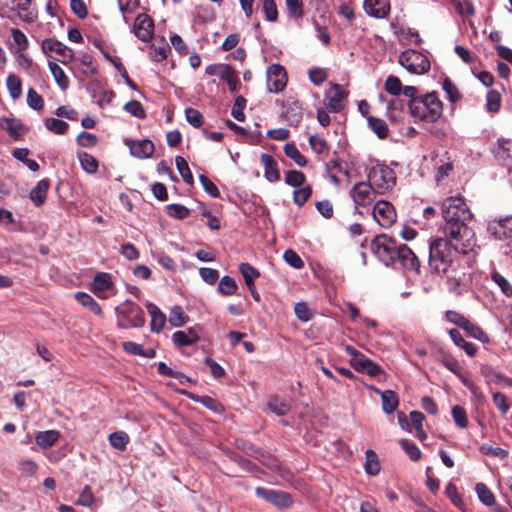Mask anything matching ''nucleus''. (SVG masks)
I'll use <instances>...</instances> for the list:
<instances>
[{"label": "nucleus", "instance_id": "obj_10", "mask_svg": "<svg viewBox=\"0 0 512 512\" xmlns=\"http://www.w3.org/2000/svg\"><path fill=\"white\" fill-rule=\"evenodd\" d=\"M373 218L381 227L389 228L395 223L397 215L390 202L379 200L373 207Z\"/></svg>", "mask_w": 512, "mask_h": 512}, {"label": "nucleus", "instance_id": "obj_58", "mask_svg": "<svg viewBox=\"0 0 512 512\" xmlns=\"http://www.w3.org/2000/svg\"><path fill=\"white\" fill-rule=\"evenodd\" d=\"M76 60L82 66V73H84L86 75H91L96 72V65L93 60V57L90 54H88V53L81 54L79 57L76 58Z\"/></svg>", "mask_w": 512, "mask_h": 512}, {"label": "nucleus", "instance_id": "obj_62", "mask_svg": "<svg viewBox=\"0 0 512 512\" xmlns=\"http://www.w3.org/2000/svg\"><path fill=\"white\" fill-rule=\"evenodd\" d=\"M384 86L386 92L393 96H398L401 93L403 87L400 79L393 75L387 77Z\"/></svg>", "mask_w": 512, "mask_h": 512}, {"label": "nucleus", "instance_id": "obj_1", "mask_svg": "<svg viewBox=\"0 0 512 512\" xmlns=\"http://www.w3.org/2000/svg\"><path fill=\"white\" fill-rule=\"evenodd\" d=\"M442 216L444 218V234L454 241H470L474 236L469 223L472 220V213L462 196H450L445 198L441 204Z\"/></svg>", "mask_w": 512, "mask_h": 512}, {"label": "nucleus", "instance_id": "obj_5", "mask_svg": "<svg viewBox=\"0 0 512 512\" xmlns=\"http://www.w3.org/2000/svg\"><path fill=\"white\" fill-rule=\"evenodd\" d=\"M368 181L378 194H384L395 186L396 174L393 169L385 164L372 166L367 175Z\"/></svg>", "mask_w": 512, "mask_h": 512}, {"label": "nucleus", "instance_id": "obj_17", "mask_svg": "<svg viewBox=\"0 0 512 512\" xmlns=\"http://www.w3.org/2000/svg\"><path fill=\"white\" fill-rule=\"evenodd\" d=\"M133 30L139 40L148 42L154 35V22L147 14H139L135 19Z\"/></svg>", "mask_w": 512, "mask_h": 512}, {"label": "nucleus", "instance_id": "obj_39", "mask_svg": "<svg viewBox=\"0 0 512 512\" xmlns=\"http://www.w3.org/2000/svg\"><path fill=\"white\" fill-rule=\"evenodd\" d=\"M78 159L84 171L93 174L98 170V161L92 155L86 152H78Z\"/></svg>", "mask_w": 512, "mask_h": 512}, {"label": "nucleus", "instance_id": "obj_54", "mask_svg": "<svg viewBox=\"0 0 512 512\" xmlns=\"http://www.w3.org/2000/svg\"><path fill=\"white\" fill-rule=\"evenodd\" d=\"M442 88L450 102L455 103L461 98L458 88L449 78L443 80Z\"/></svg>", "mask_w": 512, "mask_h": 512}, {"label": "nucleus", "instance_id": "obj_35", "mask_svg": "<svg viewBox=\"0 0 512 512\" xmlns=\"http://www.w3.org/2000/svg\"><path fill=\"white\" fill-rule=\"evenodd\" d=\"M285 155L293 160L299 167H305L307 160L294 143H286L284 146Z\"/></svg>", "mask_w": 512, "mask_h": 512}, {"label": "nucleus", "instance_id": "obj_25", "mask_svg": "<svg viewBox=\"0 0 512 512\" xmlns=\"http://www.w3.org/2000/svg\"><path fill=\"white\" fill-rule=\"evenodd\" d=\"M49 187L50 181L48 179H42L32 188L29 198L35 206L39 207L44 203Z\"/></svg>", "mask_w": 512, "mask_h": 512}, {"label": "nucleus", "instance_id": "obj_33", "mask_svg": "<svg viewBox=\"0 0 512 512\" xmlns=\"http://www.w3.org/2000/svg\"><path fill=\"white\" fill-rule=\"evenodd\" d=\"M15 48H11L12 52H25L29 48V40L27 36L18 28L10 30Z\"/></svg>", "mask_w": 512, "mask_h": 512}, {"label": "nucleus", "instance_id": "obj_3", "mask_svg": "<svg viewBox=\"0 0 512 512\" xmlns=\"http://www.w3.org/2000/svg\"><path fill=\"white\" fill-rule=\"evenodd\" d=\"M447 238H436L429 244V266L437 273H447L457 255V248Z\"/></svg>", "mask_w": 512, "mask_h": 512}, {"label": "nucleus", "instance_id": "obj_13", "mask_svg": "<svg viewBox=\"0 0 512 512\" xmlns=\"http://www.w3.org/2000/svg\"><path fill=\"white\" fill-rule=\"evenodd\" d=\"M42 52L50 57V53L54 52L60 56L59 61L66 65L74 60V52L71 48L64 45L62 42L55 39H44L41 43Z\"/></svg>", "mask_w": 512, "mask_h": 512}, {"label": "nucleus", "instance_id": "obj_2", "mask_svg": "<svg viewBox=\"0 0 512 512\" xmlns=\"http://www.w3.org/2000/svg\"><path fill=\"white\" fill-rule=\"evenodd\" d=\"M408 109L414 121L434 123L443 113V104L435 92H430L409 100Z\"/></svg>", "mask_w": 512, "mask_h": 512}, {"label": "nucleus", "instance_id": "obj_15", "mask_svg": "<svg viewBox=\"0 0 512 512\" xmlns=\"http://www.w3.org/2000/svg\"><path fill=\"white\" fill-rule=\"evenodd\" d=\"M267 89L272 93L281 92L287 84V74L283 66L273 64L267 69Z\"/></svg>", "mask_w": 512, "mask_h": 512}, {"label": "nucleus", "instance_id": "obj_12", "mask_svg": "<svg viewBox=\"0 0 512 512\" xmlns=\"http://www.w3.org/2000/svg\"><path fill=\"white\" fill-rule=\"evenodd\" d=\"M255 493L259 498H262L279 509L288 508L292 505L290 494L284 491L257 487Z\"/></svg>", "mask_w": 512, "mask_h": 512}, {"label": "nucleus", "instance_id": "obj_57", "mask_svg": "<svg viewBox=\"0 0 512 512\" xmlns=\"http://www.w3.org/2000/svg\"><path fill=\"white\" fill-rule=\"evenodd\" d=\"M167 214L175 219L182 220L189 216L190 210L181 204H169L166 206Z\"/></svg>", "mask_w": 512, "mask_h": 512}, {"label": "nucleus", "instance_id": "obj_18", "mask_svg": "<svg viewBox=\"0 0 512 512\" xmlns=\"http://www.w3.org/2000/svg\"><path fill=\"white\" fill-rule=\"evenodd\" d=\"M488 233L496 240L505 239L512 234V218L490 221L487 227Z\"/></svg>", "mask_w": 512, "mask_h": 512}, {"label": "nucleus", "instance_id": "obj_60", "mask_svg": "<svg viewBox=\"0 0 512 512\" xmlns=\"http://www.w3.org/2000/svg\"><path fill=\"white\" fill-rule=\"evenodd\" d=\"M305 180L304 173L298 170H290L285 175V183L292 187H301Z\"/></svg>", "mask_w": 512, "mask_h": 512}, {"label": "nucleus", "instance_id": "obj_11", "mask_svg": "<svg viewBox=\"0 0 512 512\" xmlns=\"http://www.w3.org/2000/svg\"><path fill=\"white\" fill-rule=\"evenodd\" d=\"M206 74L218 76L221 80L226 81L229 90L234 92L237 90L239 83L236 71L228 64H212L206 67Z\"/></svg>", "mask_w": 512, "mask_h": 512}, {"label": "nucleus", "instance_id": "obj_50", "mask_svg": "<svg viewBox=\"0 0 512 512\" xmlns=\"http://www.w3.org/2000/svg\"><path fill=\"white\" fill-rule=\"evenodd\" d=\"M326 170L330 176V179L335 184L339 183V179L337 177L338 173L347 174V171L343 168L342 162L336 159H331L326 163Z\"/></svg>", "mask_w": 512, "mask_h": 512}, {"label": "nucleus", "instance_id": "obj_19", "mask_svg": "<svg viewBox=\"0 0 512 512\" xmlns=\"http://www.w3.org/2000/svg\"><path fill=\"white\" fill-rule=\"evenodd\" d=\"M365 12L375 18H384L389 14V0H364Z\"/></svg>", "mask_w": 512, "mask_h": 512}, {"label": "nucleus", "instance_id": "obj_55", "mask_svg": "<svg viewBox=\"0 0 512 512\" xmlns=\"http://www.w3.org/2000/svg\"><path fill=\"white\" fill-rule=\"evenodd\" d=\"M456 10L462 17L475 15V8L471 0H453Z\"/></svg>", "mask_w": 512, "mask_h": 512}, {"label": "nucleus", "instance_id": "obj_30", "mask_svg": "<svg viewBox=\"0 0 512 512\" xmlns=\"http://www.w3.org/2000/svg\"><path fill=\"white\" fill-rule=\"evenodd\" d=\"M2 128L15 140L20 139L25 133L22 123L13 118H4L2 120Z\"/></svg>", "mask_w": 512, "mask_h": 512}, {"label": "nucleus", "instance_id": "obj_52", "mask_svg": "<svg viewBox=\"0 0 512 512\" xmlns=\"http://www.w3.org/2000/svg\"><path fill=\"white\" fill-rule=\"evenodd\" d=\"M171 48L168 44L164 43L162 46L151 45L150 46V57L155 62H162L170 53Z\"/></svg>", "mask_w": 512, "mask_h": 512}, {"label": "nucleus", "instance_id": "obj_51", "mask_svg": "<svg viewBox=\"0 0 512 512\" xmlns=\"http://www.w3.org/2000/svg\"><path fill=\"white\" fill-rule=\"evenodd\" d=\"M491 279L500 288L505 296H512V285L503 275L497 271H493L491 273Z\"/></svg>", "mask_w": 512, "mask_h": 512}, {"label": "nucleus", "instance_id": "obj_48", "mask_svg": "<svg viewBox=\"0 0 512 512\" xmlns=\"http://www.w3.org/2000/svg\"><path fill=\"white\" fill-rule=\"evenodd\" d=\"M462 329H464L471 337L482 343H488L490 341L488 335L482 330V328L469 320Z\"/></svg>", "mask_w": 512, "mask_h": 512}, {"label": "nucleus", "instance_id": "obj_20", "mask_svg": "<svg viewBox=\"0 0 512 512\" xmlns=\"http://www.w3.org/2000/svg\"><path fill=\"white\" fill-rule=\"evenodd\" d=\"M126 144L129 146L131 154L141 159L150 157L155 150L153 142L147 139L127 141Z\"/></svg>", "mask_w": 512, "mask_h": 512}, {"label": "nucleus", "instance_id": "obj_38", "mask_svg": "<svg viewBox=\"0 0 512 512\" xmlns=\"http://www.w3.org/2000/svg\"><path fill=\"white\" fill-rule=\"evenodd\" d=\"M75 298L82 306L89 308L94 314L100 315L102 313L100 305L89 294L77 292Z\"/></svg>", "mask_w": 512, "mask_h": 512}, {"label": "nucleus", "instance_id": "obj_45", "mask_svg": "<svg viewBox=\"0 0 512 512\" xmlns=\"http://www.w3.org/2000/svg\"><path fill=\"white\" fill-rule=\"evenodd\" d=\"M168 321L173 327H180L189 321V317L180 306H175L170 310Z\"/></svg>", "mask_w": 512, "mask_h": 512}, {"label": "nucleus", "instance_id": "obj_53", "mask_svg": "<svg viewBox=\"0 0 512 512\" xmlns=\"http://www.w3.org/2000/svg\"><path fill=\"white\" fill-rule=\"evenodd\" d=\"M45 127L55 134L62 135L66 133L69 125L63 120L48 118L45 120Z\"/></svg>", "mask_w": 512, "mask_h": 512}, {"label": "nucleus", "instance_id": "obj_23", "mask_svg": "<svg viewBox=\"0 0 512 512\" xmlns=\"http://www.w3.org/2000/svg\"><path fill=\"white\" fill-rule=\"evenodd\" d=\"M261 163L264 166V176L269 182H277L280 179V172L275 159L269 154L261 155Z\"/></svg>", "mask_w": 512, "mask_h": 512}, {"label": "nucleus", "instance_id": "obj_47", "mask_svg": "<svg viewBox=\"0 0 512 512\" xmlns=\"http://www.w3.org/2000/svg\"><path fill=\"white\" fill-rule=\"evenodd\" d=\"M175 164H176V168H177L179 174L181 175L183 181L190 185L193 184V182H194L193 174L190 171L187 161L183 157L177 156L175 158Z\"/></svg>", "mask_w": 512, "mask_h": 512}, {"label": "nucleus", "instance_id": "obj_37", "mask_svg": "<svg viewBox=\"0 0 512 512\" xmlns=\"http://www.w3.org/2000/svg\"><path fill=\"white\" fill-rule=\"evenodd\" d=\"M367 122L371 130L380 138L384 139L388 135V126L386 122L380 118L369 116Z\"/></svg>", "mask_w": 512, "mask_h": 512}, {"label": "nucleus", "instance_id": "obj_16", "mask_svg": "<svg viewBox=\"0 0 512 512\" xmlns=\"http://www.w3.org/2000/svg\"><path fill=\"white\" fill-rule=\"evenodd\" d=\"M347 92L339 84H332L325 94V106L333 113L340 112L344 107Z\"/></svg>", "mask_w": 512, "mask_h": 512}, {"label": "nucleus", "instance_id": "obj_42", "mask_svg": "<svg viewBox=\"0 0 512 512\" xmlns=\"http://www.w3.org/2000/svg\"><path fill=\"white\" fill-rule=\"evenodd\" d=\"M110 445L120 451L126 450L127 444L129 443V436L124 431L113 432L108 437Z\"/></svg>", "mask_w": 512, "mask_h": 512}, {"label": "nucleus", "instance_id": "obj_44", "mask_svg": "<svg viewBox=\"0 0 512 512\" xmlns=\"http://www.w3.org/2000/svg\"><path fill=\"white\" fill-rule=\"evenodd\" d=\"M268 407L278 416L286 415L291 409L290 404L276 396H273L269 399Z\"/></svg>", "mask_w": 512, "mask_h": 512}, {"label": "nucleus", "instance_id": "obj_8", "mask_svg": "<svg viewBox=\"0 0 512 512\" xmlns=\"http://www.w3.org/2000/svg\"><path fill=\"white\" fill-rule=\"evenodd\" d=\"M345 351L351 357L350 364L356 371L365 372L370 376H377L382 372L379 365L372 362L352 346H346Z\"/></svg>", "mask_w": 512, "mask_h": 512}, {"label": "nucleus", "instance_id": "obj_40", "mask_svg": "<svg viewBox=\"0 0 512 512\" xmlns=\"http://www.w3.org/2000/svg\"><path fill=\"white\" fill-rule=\"evenodd\" d=\"M182 393L188 395L189 398H191L192 400L202 403L205 407L209 408L210 410H212L214 412L220 413L223 411L222 404L219 403L217 400L213 399L212 397L195 396V395H193L191 393H187L185 391H183Z\"/></svg>", "mask_w": 512, "mask_h": 512}, {"label": "nucleus", "instance_id": "obj_31", "mask_svg": "<svg viewBox=\"0 0 512 512\" xmlns=\"http://www.w3.org/2000/svg\"><path fill=\"white\" fill-rule=\"evenodd\" d=\"M302 115V106L298 101L289 104L284 113L287 122L292 126H298L302 120Z\"/></svg>", "mask_w": 512, "mask_h": 512}, {"label": "nucleus", "instance_id": "obj_14", "mask_svg": "<svg viewBox=\"0 0 512 512\" xmlns=\"http://www.w3.org/2000/svg\"><path fill=\"white\" fill-rule=\"evenodd\" d=\"M376 194H378V192L375 191L369 181L356 183L350 191V195L356 206L370 205L374 201Z\"/></svg>", "mask_w": 512, "mask_h": 512}, {"label": "nucleus", "instance_id": "obj_43", "mask_svg": "<svg viewBox=\"0 0 512 512\" xmlns=\"http://www.w3.org/2000/svg\"><path fill=\"white\" fill-rule=\"evenodd\" d=\"M6 86L11 98L18 99L22 94L21 79L15 74H9L6 79Z\"/></svg>", "mask_w": 512, "mask_h": 512}, {"label": "nucleus", "instance_id": "obj_32", "mask_svg": "<svg viewBox=\"0 0 512 512\" xmlns=\"http://www.w3.org/2000/svg\"><path fill=\"white\" fill-rule=\"evenodd\" d=\"M32 0H21L17 5L19 17L25 23H33L37 19V12L31 9Z\"/></svg>", "mask_w": 512, "mask_h": 512}, {"label": "nucleus", "instance_id": "obj_7", "mask_svg": "<svg viewBox=\"0 0 512 512\" xmlns=\"http://www.w3.org/2000/svg\"><path fill=\"white\" fill-rule=\"evenodd\" d=\"M398 244L386 235L376 236L371 242V250L374 255L386 266L393 264V257Z\"/></svg>", "mask_w": 512, "mask_h": 512}, {"label": "nucleus", "instance_id": "obj_49", "mask_svg": "<svg viewBox=\"0 0 512 512\" xmlns=\"http://www.w3.org/2000/svg\"><path fill=\"white\" fill-rule=\"evenodd\" d=\"M237 284L235 280L229 276H223L218 285V291L224 296H231L237 291Z\"/></svg>", "mask_w": 512, "mask_h": 512}, {"label": "nucleus", "instance_id": "obj_64", "mask_svg": "<svg viewBox=\"0 0 512 512\" xmlns=\"http://www.w3.org/2000/svg\"><path fill=\"white\" fill-rule=\"evenodd\" d=\"M27 104L34 110H41L44 106V100L40 94L33 88H30L27 92Z\"/></svg>", "mask_w": 512, "mask_h": 512}, {"label": "nucleus", "instance_id": "obj_4", "mask_svg": "<svg viewBox=\"0 0 512 512\" xmlns=\"http://www.w3.org/2000/svg\"><path fill=\"white\" fill-rule=\"evenodd\" d=\"M117 326L122 329L140 328L145 324L143 310L134 302L126 300L115 308Z\"/></svg>", "mask_w": 512, "mask_h": 512}, {"label": "nucleus", "instance_id": "obj_28", "mask_svg": "<svg viewBox=\"0 0 512 512\" xmlns=\"http://www.w3.org/2000/svg\"><path fill=\"white\" fill-rule=\"evenodd\" d=\"M379 100L382 103H386V114L391 121H396L400 118L404 108V103L402 100L392 99L390 101H386L385 96L382 94L379 95Z\"/></svg>", "mask_w": 512, "mask_h": 512}, {"label": "nucleus", "instance_id": "obj_29", "mask_svg": "<svg viewBox=\"0 0 512 512\" xmlns=\"http://www.w3.org/2000/svg\"><path fill=\"white\" fill-rule=\"evenodd\" d=\"M48 67L60 89L66 90L70 82L64 70L57 64L55 59L48 62Z\"/></svg>", "mask_w": 512, "mask_h": 512}, {"label": "nucleus", "instance_id": "obj_61", "mask_svg": "<svg viewBox=\"0 0 512 512\" xmlns=\"http://www.w3.org/2000/svg\"><path fill=\"white\" fill-rule=\"evenodd\" d=\"M451 412L453 420L458 427L464 429L468 426L467 414L463 407L455 405L452 407Z\"/></svg>", "mask_w": 512, "mask_h": 512}, {"label": "nucleus", "instance_id": "obj_22", "mask_svg": "<svg viewBox=\"0 0 512 512\" xmlns=\"http://www.w3.org/2000/svg\"><path fill=\"white\" fill-rule=\"evenodd\" d=\"M111 277L108 273H98L92 283V290L99 298H106V292L111 288Z\"/></svg>", "mask_w": 512, "mask_h": 512}, {"label": "nucleus", "instance_id": "obj_41", "mask_svg": "<svg viewBox=\"0 0 512 512\" xmlns=\"http://www.w3.org/2000/svg\"><path fill=\"white\" fill-rule=\"evenodd\" d=\"M475 491L479 500L486 506H493L496 503L495 497L491 490L484 483H477Z\"/></svg>", "mask_w": 512, "mask_h": 512}, {"label": "nucleus", "instance_id": "obj_34", "mask_svg": "<svg viewBox=\"0 0 512 512\" xmlns=\"http://www.w3.org/2000/svg\"><path fill=\"white\" fill-rule=\"evenodd\" d=\"M239 270L248 289H252L255 279L260 276L259 271L249 263L240 264Z\"/></svg>", "mask_w": 512, "mask_h": 512}, {"label": "nucleus", "instance_id": "obj_24", "mask_svg": "<svg viewBox=\"0 0 512 512\" xmlns=\"http://www.w3.org/2000/svg\"><path fill=\"white\" fill-rule=\"evenodd\" d=\"M146 308L151 317V331L159 333L166 323L165 314L153 303H147Z\"/></svg>", "mask_w": 512, "mask_h": 512}, {"label": "nucleus", "instance_id": "obj_6", "mask_svg": "<svg viewBox=\"0 0 512 512\" xmlns=\"http://www.w3.org/2000/svg\"><path fill=\"white\" fill-rule=\"evenodd\" d=\"M399 64L411 74L421 75L430 70V61L423 53L408 49L403 51L398 58Z\"/></svg>", "mask_w": 512, "mask_h": 512}, {"label": "nucleus", "instance_id": "obj_56", "mask_svg": "<svg viewBox=\"0 0 512 512\" xmlns=\"http://www.w3.org/2000/svg\"><path fill=\"white\" fill-rule=\"evenodd\" d=\"M399 444L412 461H417L421 458L422 453L420 449L411 441L407 439H401Z\"/></svg>", "mask_w": 512, "mask_h": 512}, {"label": "nucleus", "instance_id": "obj_27", "mask_svg": "<svg viewBox=\"0 0 512 512\" xmlns=\"http://www.w3.org/2000/svg\"><path fill=\"white\" fill-rule=\"evenodd\" d=\"M60 438V432L57 430H46L38 432L35 436L36 444L42 449H48L56 444Z\"/></svg>", "mask_w": 512, "mask_h": 512}, {"label": "nucleus", "instance_id": "obj_59", "mask_svg": "<svg viewBox=\"0 0 512 512\" xmlns=\"http://www.w3.org/2000/svg\"><path fill=\"white\" fill-rule=\"evenodd\" d=\"M486 107L489 112L495 113L500 110L501 96L496 90L488 91L486 95Z\"/></svg>", "mask_w": 512, "mask_h": 512}, {"label": "nucleus", "instance_id": "obj_36", "mask_svg": "<svg viewBox=\"0 0 512 512\" xmlns=\"http://www.w3.org/2000/svg\"><path fill=\"white\" fill-rule=\"evenodd\" d=\"M442 364L456 376H458L462 382L467 385V380L463 376V369L459 362L451 355H443L441 359Z\"/></svg>", "mask_w": 512, "mask_h": 512}, {"label": "nucleus", "instance_id": "obj_46", "mask_svg": "<svg viewBox=\"0 0 512 512\" xmlns=\"http://www.w3.org/2000/svg\"><path fill=\"white\" fill-rule=\"evenodd\" d=\"M364 468L369 475L375 476L379 473L380 464L378 456L373 450L366 451V460Z\"/></svg>", "mask_w": 512, "mask_h": 512}, {"label": "nucleus", "instance_id": "obj_21", "mask_svg": "<svg viewBox=\"0 0 512 512\" xmlns=\"http://www.w3.org/2000/svg\"><path fill=\"white\" fill-rule=\"evenodd\" d=\"M173 343L177 347L189 346L199 341V336L193 328H188L184 331H176L172 335Z\"/></svg>", "mask_w": 512, "mask_h": 512}, {"label": "nucleus", "instance_id": "obj_26", "mask_svg": "<svg viewBox=\"0 0 512 512\" xmlns=\"http://www.w3.org/2000/svg\"><path fill=\"white\" fill-rule=\"evenodd\" d=\"M374 390L381 396L383 411L387 414L393 413L399 404V398L397 394L393 390L380 391L376 388Z\"/></svg>", "mask_w": 512, "mask_h": 512}, {"label": "nucleus", "instance_id": "obj_9", "mask_svg": "<svg viewBox=\"0 0 512 512\" xmlns=\"http://www.w3.org/2000/svg\"><path fill=\"white\" fill-rule=\"evenodd\" d=\"M399 265L409 271H419L420 261L415 253L406 244H399L396 248L391 266Z\"/></svg>", "mask_w": 512, "mask_h": 512}, {"label": "nucleus", "instance_id": "obj_63", "mask_svg": "<svg viewBox=\"0 0 512 512\" xmlns=\"http://www.w3.org/2000/svg\"><path fill=\"white\" fill-rule=\"evenodd\" d=\"M312 189L310 186L300 187L293 192V200L299 207L303 206L310 198Z\"/></svg>", "mask_w": 512, "mask_h": 512}]
</instances>
